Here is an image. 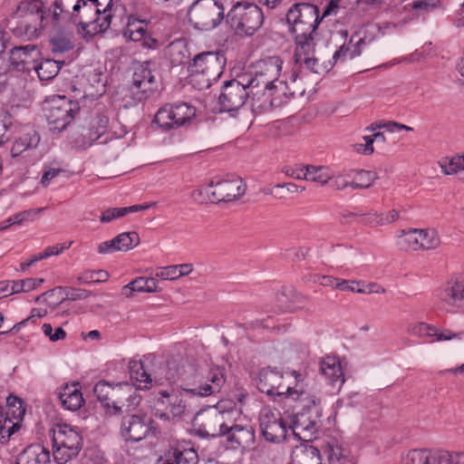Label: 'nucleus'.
I'll use <instances>...</instances> for the list:
<instances>
[{
	"label": "nucleus",
	"mask_w": 464,
	"mask_h": 464,
	"mask_svg": "<svg viewBox=\"0 0 464 464\" xmlns=\"http://www.w3.org/2000/svg\"><path fill=\"white\" fill-rule=\"evenodd\" d=\"M286 21L299 51L307 52L313 45L317 44L318 25L322 18L316 5L308 3L295 4L286 14Z\"/></svg>",
	"instance_id": "f257e3e1"
},
{
	"label": "nucleus",
	"mask_w": 464,
	"mask_h": 464,
	"mask_svg": "<svg viewBox=\"0 0 464 464\" xmlns=\"http://www.w3.org/2000/svg\"><path fill=\"white\" fill-rule=\"evenodd\" d=\"M226 64L224 54L205 52L197 54L188 66L192 85L198 90L208 89L223 72Z\"/></svg>",
	"instance_id": "f03ea898"
},
{
	"label": "nucleus",
	"mask_w": 464,
	"mask_h": 464,
	"mask_svg": "<svg viewBox=\"0 0 464 464\" xmlns=\"http://www.w3.org/2000/svg\"><path fill=\"white\" fill-rule=\"evenodd\" d=\"M184 395H188L182 385L179 390H160L151 393L150 407L154 415L161 420H174L184 414L187 404Z\"/></svg>",
	"instance_id": "7ed1b4c3"
},
{
	"label": "nucleus",
	"mask_w": 464,
	"mask_h": 464,
	"mask_svg": "<svg viewBox=\"0 0 464 464\" xmlns=\"http://www.w3.org/2000/svg\"><path fill=\"white\" fill-rule=\"evenodd\" d=\"M53 456L57 464H65L76 458L82 448L80 433L68 424H57L53 429Z\"/></svg>",
	"instance_id": "20e7f679"
},
{
	"label": "nucleus",
	"mask_w": 464,
	"mask_h": 464,
	"mask_svg": "<svg viewBox=\"0 0 464 464\" xmlns=\"http://www.w3.org/2000/svg\"><path fill=\"white\" fill-rule=\"evenodd\" d=\"M256 95L258 91H254L246 77L239 74L235 79L224 82L218 96L220 111L232 114L240 110L249 97Z\"/></svg>",
	"instance_id": "39448f33"
},
{
	"label": "nucleus",
	"mask_w": 464,
	"mask_h": 464,
	"mask_svg": "<svg viewBox=\"0 0 464 464\" xmlns=\"http://www.w3.org/2000/svg\"><path fill=\"white\" fill-rule=\"evenodd\" d=\"M263 22V12L256 4L237 2L227 15V23L237 34L253 35Z\"/></svg>",
	"instance_id": "423d86ee"
},
{
	"label": "nucleus",
	"mask_w": 464,
	"mask_h": 464,
	"mask_svg": "<svg viewBox=\"0 0 464 464\" xmlns=\"http://www.w3.org/2000/svg\"><path fill=\"white\" fill-rule=\"evenodd\" d=\"M283 61L279 56H268L248 66L241 74L258 94L264 87L270 86L279 78Z\"/></svg>",
	"instance_id": "0eeeda50"
},
{
	"label": "nucleus",
	"mask_w": 464,
	"mask_h": 464,
	"mask_svg": "<svg viewBox=\"0 0 464 464\" xmlns=\"http://www.w3.org/2000/svg\"><path fill=\"white\" fill-rule=\"evenodd\" d=\"M189 23L198 30H211L224 18L222 4L215 0H197L188 9Z\"/></svg>",
	"instance_id": "6e6552de"
},
{
	"label": "nucleus",
	"mask_w": 464,
	"mask_h": 464,
	"mask_svg": "<svg viewBox=\"0 0 464 464\" xmlns=\"http://www.w3.org/2000/svg\"><path fill=\"white\" fill-rule=\"evenodd\" d=\"M225 382L224 369L213 367L184 382L182 390L189 396L207 397L218 393Z\"/></svg>",
	"instance_id": "1a4fd4ad"
},
{
	"label": "nucleus",
	"mask_w": 464,
	"mask_h": 464,
	"mask_svg": "<svg viewBox=\"0 0 464 464\" xmlns=\"http://www.w3.org/2000/svg\"><path fill=\"white\" fill-rule=\"evenodd\" d=\"M246 192V185L240 178L232 179L219 180L214 183L211 181L208 186L196 189L192 192V197L196 200H200L199 197L206 193L212 202H229L236 200Z\"/></svg>",
	"instance_id": "9d476101"
},
{
	"label": "nucleus",
	"mask_w": 464,
	"mask_h": 464,
	"mask_svg": "<svg viewBox=\"0 0 464 464\" xmlns=\"http://www.w3.org/2000/svg\"><path fill=\"white\" fill-rule=\"evenodd\" d=\"M45 111L49 124L61 131L73 120L80 111V106L77 102L67 99L65 96H57L47 102Z\"/></svg>",
	"instance_id": "9b49d317"
},
{
	"label": "nucleus",
	"mask_w": 464,
	"mask_h": 464,
	"mask_svg": "<svg viewBox=\"0 0 464 464\" xmlns=\"http://www.w3.org/2000/svg\"><path fill=\"white\" fill-rule=\"evenodd\" d=\"M120 424V434L126 442H139L153 433V420L147 414L125 412Z\"/></svg>",
	"instance_id": "f8f14e48"
},
{
	"label": "nucleus",
	"mask_w": 464,
	"mask_h": 464,
	"mask_svg": "<svg viewBox=\"0 0 464 464\" xmlns=\"http://www.w3.org/2000/svg\"><path fill=\"white\" fill-rule=\"evenodd\" d=\"M150 64V62H145L135 68L130 87V97L135 104L149 99L158 89Z\"/></svg>",
	"instance_id": "ddd939ff"
},
{
	"label": "nucleus",
	"mask_w": 464,
	"mask_h": 464,
	"mask_svg": "<svg viewBox=\"0 0 464 464\" xmlns=\"http://www.w3.org/2000/svg\"><path fill=\"white\" fill-rule=\"evenodd\" d=\"M297 77L298 73L294 72L290 77L292 86L277 79L276 82L261 90L271 107L278 108L288 102L291 98L302 96L304 93V89L298 86L296 82Z\"/></svg>",
	"instance_id": "4468645a"
},
{
	"label": "nucleus",
	"mask_w": 464,
	"mask_h": 464,
	"mask_svg": "<svg viewBox=\"0 0 464 464\" xmlns=\"http://www.w3.org/2000/svg\"><path fill=\"white\" fill-rule=\"evenodd\" d=\"M259 427L264 439L267 441L280 442L286 437V421L277 411L263 408L259 413Z\"/></svg>",
	"instance_id": "2eb2a0df"
},
{
	"label": "nucleus",
	"mask_w": 464,
	"mask_h": 464,
	"mask_svg": "<svg viewBox=\"0 0 464 464\" xmlns=\"http://www.w3.org/2000/svg\"><path fill=\"white\" fill-rule=\"evenodd\" d=\"M111 398L109 401V409L113 411V414H121L123 412H132L140 405L141 398L128 383H118L113 385Z\"/></svg>",
	"instance_id": "dca6fc26"
},
{
	"label": "nucleus",
	"mask_w": 464,
	"mask_h": 464,
	"mask_svg": "<svg viewBox=\"0 0 464 464\" xmlns=\"http://www.w3.org/2000/svg\"><path fill=\"white\" fill-rule=\"evenodd\" d=\"M40 142V135L34 130H29L14 140L11 148V156L26 164H33L37 160L35 150Z\"/></svg>",
	"instance_id": "f3484780"
},
{
	"label": "nucleus",
	"mask_w": 464,
	"mask_h": 464,
	"mask_svg": "<svg viewBox=\"0 0 464 464\" xmlns=\"http://www.w3.org/2000/svg\"><path fill=\"white\" fill-rule=\"evenodd\" d=\"M100 19L101 9H95L84 0H77L72 6V11L68 14V23L77 25L79 33L84 37L89 36V32L94 26L95 20Z\"/></svg>",
	"instance_id": "a211bd4d"
},
{
	"label": "nucleus",
	"mask_w": 464,
	"mask_h": 464,
	"mask_svg": "<svg viewBox=\"0 0 464 464\" xmlns=\"http://www.w3.org/2000/svg\"><path fill=\"white\" fill-rule=\"evenodd\" d=\"M322 412H295L293 434L303 441H311L320 429Z\"/></svg>",
	"instance_id": "6ab92c4d"
},
{
	"label": "nucleus",
	"mask_w": 464,
	"mask_h": 464,
	"mask_svg": "<svg viewBox=\"0 0 464 464\" xmlns=\"http://www.w3.org/2000/svg\"><path fill=\"white\" fill-rule=\"evenodd\" d=\"M39 51L35 45L14 47L10 52V65L17 72H30L35 69Z\"/></svg>",
	"instance_id": "aec40b11"
},
{
	"label": "nucleus",
	"mask_w": 464,
	"mask_h": 464,
	"mask_svg": "<svg viewBox=\"0 0 464 464\" xmlns=\"http://www.w3.org/2000/svg\"><path fill=\"white\" fill-rule=\"evenodd\" d=\"M223 438L232 449L250 448L255 443V430L249 421L245 419L236 425L229 432L225 433Z\"/></svg>",
	"instance_id": "412c9836"
},
{
	"label": "nucleus",
	"mask_w": 464,
	"mask_h": 464,
	"mask_svg": "<svg viewBox=\"0 0 464 464\" xmlns=\"http://www.w3.org/2000/svg\"><path fill=\"white\" fill-rule=\"evenodd\" d=\"M285 397L296 403V412H322L320 399L308 391L287 387Z\"/></svg>",
	"instance_id": "4be33fe9"
},
{
	"label": "nucleus",
	"mask_w": 464,
	"mask_h": 464,
	"mask_svg": "<svg viewBox=\"0 0 464 464\" xmlns=\"http://www.w3.org/2000/svg\"><path fill=\"white\" fill-rule=\"evenodd\" d=\"M198 452L192 448L170 446L160 451L155 464H196Z\"/></svg>",
	"instance_id": "5701e85b"
},
{
	"label": "nucleus",
	"mask_w": 464,
	"mask_h": 464,
	"mask_svg": "<svg viewBox=\"0 0 464 464\" xmlns=\"http://www.w3.org/2000/svg\"><path fill=\"white\" fill-rule=\"evenodd\" d=\"M283 374L270 367L264 368L258 372L257 388L269 396H285L286 391L282 388Z\"/></svg>",
	"instance_id": "b1692460"
},
{
	"label": "nucleus",
	"mask_w": 464,
	"mask_h": 464,
	"mask_svg": "<svg viewBox=\"0 0 464 464\" xmlns=\"http://www.w3.org/2000/svg\"><path fill=\"white\" fill-rule=\"evenodd\" d=\"M437 297L448 305L464 307V278L448 281L437 290Z\"/></svg>",
	"instance_id": "393cba45"
},
{
	"label": "nucleus",
	"mask_w": 464,
	"mask_h": 464,
	"mask_svg": "<svg viewBox=\"0 0 464 464\" xmlns=\"http://www.w3.org/2000/svg\"><path fill=\"white\" fill-rule=\"evenodd\" d=\"M407 331L413 336L435 337V341L461 340L464 332L454 333L451 330L444 329L437 332L436 328L425 323H412L408 325Z\"/></svg>",
	"instance_id": "a878e982"
},
{
	"label": "nucleus",
	"mask_w": 464,
	"mask_h": 464,
	"mask_svg": "<svg viewBox=\"0 0 464 464\" xmlns=\"http://www.w3.org/2000/svg\"><path fill=\"white\" fill-rule=\"evenodd\" d=\"M69 12L64 10L63 0H54L49 7L44 5L40 13V27H45L50 20L52 24L58 26L61 24H68Z\"/></svg>",
	"instance_id": "bb28decb"
},
{
	"label": "nucleus",
	"mask_w": 464,
	"mask_h": 464,
	"mask_svg": "<svg viewBox=\"0 0 464 464\" xmlns=\"http://www.w3.org/2000/svg\"><path fill=\"white\" fill-rule=\"evenodd\" d=\"M58 398L63 407L68 411H77L84 403L79 382L66 384L58 392Z\"/></svg>",
	"instance_id": "cd10ccee"
},
{
	"label": "nucleus",
	"mask_w": 464,
	"mask_h": 464,
	"mask_svg": "<svg viewBox=\"0 0 464 464\" xmlns=\"http://www.w3.org/2000/svg\"><path fill=\"white\" fill-rule=\"evenodd\" d=\"M217 408L219 411L223 436L246 419L232 401L219 402L217 404Z\"/></svg>",
	"instance_id": "c85d7f7f"
},
{
	"label": "nucleus",
	"mask_w": 464,
	"mask_h": 464,
	"mask_svg": "<svg viewBox=\"0 0 464 464\" xmlns=\"http://www.w3.org/2000/svg\"><path fill=\"white\" fill-rule=\"evenodd\" d=\"M50 451L38 443L27 446L16 459V464H50Z\"/></svg>",
	"instance_id": "c756f323"
},
{
	"label": "nucleus",
	"mask_w": 464,
	"mask_h": 464,
	"mask_svg": "<svg viewBox=\"0 0 464 464\" xmlns=\"http://www.w3.org/2000/svg\"><path fill=\"white\" fill-rule=\"evenodd\" d=\"M320 371L333 387L337 386L340 389L344 383V375L338 358L334 356L324 357L321 362Z\"/></svg>",
	"instance_id": "7c9ffc66"
},
{
	"label": "nucleus",
	"mask_w": 464,
	"mask_h": 464,
	"mask_svg": "<svg viewBox=\"0 0 464 464\" xmlns=\"http://www.w3.org/2000/svg\"><path fill=\"white\" fill-rule=\"evenodd\" d=\"M199 431L204 437L223 438L219 411H218L217 406L202 414V423L199 426Z\"/></svg>",
	"instance_id": "2f4dec72"
},
{
	"label": "nucleus",
	"mask_w": 464,
	"mask_h": 464,
	"mask_svg": "<svg viewBox=\"0 0 464 464\" xmlns=\"http://www.w3.org/2000/svg\"><path fill=\"white\" fill-rule=\"evenodd\" d=\"M154 382L156 385L171 384L179 377V366L175 360H167L154 370Z\"/></svg>",
	"instance_id": "473e14b6"
},
{
	"label": "nucleus",
	"mask_w": 464,
	"mask_h": 464,
	"mask_svg": "<svg viewBox=\"0 0 464 464\" xmlns=\"http://www.w3.org/2000/svg\"><path fill=\"white\" fill-rule=\"evenodd\" d=\"M128 368L130 380L137 389L147 390L151 387L154 378L152 379L150 374L147 372L141 360L130 361Z\"/></svg>",
	"instance_id": "72a5a7b5"
},
{
	"label": "nucleus",
	"mask_w": 464,
	"mask_h": 464,
	"mask_svg": "<svg viewBox=\"0 0 464 464\" xmlns=\"http://www.w3.org/2000/svg\"><path fill=\"white\" fill-rule=\"evenodd\" d=\"M173 111L175 129L189 125L196 117L197 110L187 102L170 103Z\"/></svg>",
	"instance_id": "f704fd0d"
},
{
	"label": "nucleus",
	"mask_w": 464,
	"mask_h": 464,
	"mask_svg": "<svg viewBox=\"0 0 464 464\" xmlns=\"http://www.w3.org/2000/svg\"><path fill=\"white\" fill-rule=\"evenodd\" d=\"M322 454L329 464H344L348 451L336 440H330L322 446Z\"/></svg>",
	"instance_id": "c9c22d12"
},
{
	"label": "nucleus",
	"mask_w": 464,
	"mask_h": 464,
	"mask_svg": "<svg viewBox=\"0 0 464 464\" xmlns=\"http://www.w3.org/2000/svg\"><path fill=\"white\" fill-rule=\"evenodd\" d=\"M147 26L148 21L146 19H140L135 14H130L128 17L124 35L133 42L141 41L147 34Z\"/></svg>",
	"instance_id": "e433bc0d"
},
{
	"label": "nucleus",
	"mask_w": 464,
	"mask_h": 464,
	"mask_svg": "<svg viewBox=\"0 0 464 464\" xmlns=\"http://www.w3.org/2000/svg\"><path fill=\"white\" fill-rule=\"evenodd\" d=\"M124 295L130 297L133 292L153 293L158 291L157 281L153 277H137L123 286Z\"/></svg>",
	"instance_id": "4c0bfd02"
},
{
	"label": "nucleus",
	"mask_w": 464,
	"mask_h": 464,
	"mask_svg": "<svg viewBox=\"0 0 464 464\" xmlns=\"http://www.w3.org/2000/svg\"><path fill=\"white\" fill-rule=\"evenodd\" d=\"M315 46L313 45L311 50L307 52L306 50L301 52L299 47L295 46L294 57L296 64L300 66L304 64L312 72L321 74L326 71L319 65L318 60L314 57Z\"/></svg>",
	"instance_id": "58836bf2"
},
{
	"label": "nucleus",
	"mask_w": 464,
	"mask_h": 464,
	"mask_svg": "<svg viewBox=\"0 0 464 464\" xmlns=\"http://www.w3.org/2000/svg\"><path fill=\"white\" fill-rule=\"evenodd\" d=\"M150 208V205H133L130 207H121V208H110L103 210L100 216V221L102 223H109L117 218L125 217L128 214L135 213L138 211L146 210Z\"/></svg>",
	"instance_id": "ea45409f"
},
{
	"label": "nucleus",
	"mask_w": 464,
	"mask_h": 464,
	"mask_svg": "<svg viewBox=\"0 0 464 464\" xmlns=\"http://www.w3.org/2000/svg\"><path fill=\"white\" fill-rule=\"evenodd\" d=\"M44 5V0H24L19 3L15 14L18 17L32 16L40 26V13Z\"/></svg>",
	"instance_id": "a19ab883"
},
{
	"label": "nucleus",
	"mask_w": 464,
	"mask_h": 464,
	"mask_svg": "<svg viewBox=\"0 0 464 464\" xmlns=\"http://www.w3.org/2000/svg\"><path fill=\"white\" fill-rule=\"evenodd\" d=\"M174 121L175 118L170 103H167L160 108L152 120V123L156 124L163 132L175 130V124H172Z\"/></svg>",
	"instance_id": "79ce46f5"
},
{
	"label": "nucleus",
	"mask_w": 464,
	"mask_h": 464,
	"mask_svg": "<svg viewBox=\"0 0 464 464\" xmlns=\"http://www.w3.org/2000/svg\"><path fill=\"white\" fill-rule=\"evenodd\" d=\"M427 464H464V453H450L446 450H430Z\"/></svg>",
	"instance_id": "37998d69"
},
{
	"label": "nucleus",
	"mask_w": 464,
	"mask_h": 464,
	"mask_svg": "<svg viewBox=\"0 0 464 464\" xmlns=\"http://www.w3.org/2000/svg\"><path fill=\"white\" fill-rule=\"evenodd\" d=\"M109 118L104 114H97L92 121L90 130H88L89 140L82 143V146H92L102 135H103L108 128Z\"/></svg>",
	"instance_id": "c03bdc74"
},
{
	"label": "nucleus",
	"mask_w": 464,
	"mask_h": 464,
	"mask_svg": "<svg viewBox=\"0 0 464 464\" xmlns=\"http://www.w3.org/2000/svg\"><path fill=\"white\" fill-rule=\"evenodd\" d=\"M63 63H59L53 59H44L40 63L36 61L35 71L41 81H48L54 78Z\"/></svg>",
	"instance_id": "a18cd8bd"
},
{
	"label": "nucleus",
	"mask_w": 464,
	"mask_h": 464,
	"mask_svg": "<svg viewBox=\"0 0 464 464\" xmlns=\"http://www.w3.org/2000/svg\"><path fill=\"white\" fill-rule=\"evenodd\" d=\"M353 175V189H366L371 188L379 179L374 171L365 169H351Z\"/></svg>",
	"instance_id": "49530a36"
},
{
	"label": "nucleus",
	"mask_w": 464,
	"mask_h": 464,
	"mask_svg": "<svg viewBox=\"0 0 464 464\" xmlns=\"http://www.w3.org/2000/svg\"><path fill=\"white\" fill-rule=\"evenodd\" d=\"M303 175L304 179L320 185H325L331 179L329 169L324 166H306Z\"/></svg>",
	"instance_id": "de8ad7c7"
},
{
	"label": "nucleus",
	"mask_w": 464,
	"mask_h": 464,
	"mask_svg": "<svg viewBox=\"0 0 464 464\" xmlns=\"http://www.w3.org/2000/svg\"><path fill=\"white\" fill-rule=\"evenodd\" d=\"M56 292L64 295L61 300V304L64 303L66 300H84L92 295V292L89 290L67 286H56L52 290L46 291V294H54Z\"/></svg>",
	"instance_id": "09e8293b"
},
{
	"label": "nucleus",
	"mask_w": 464,
	"mask_h": 464,
	"mask_svg": "<svg viewBox=\"0 0 464 464\" xmlns=\"http://www.w3.org/2000/svg\"><path fill=\"white\" fill-rule=\"evenodd\" d=\"M419 245L421 250H434L440 245V237L434 229H419Z\"/></svg>",
	"instance_id": "8fccbe9b"
},
{
	"label": "nucleus",
	"mask_w": 464,
	"mask_h": 464,
	"mask_svg": "<svg viewBox=\"0 0 464 464\" xmlns=\"http://www.w3.org/2000/svg\"><path fill=\"white\" fill-rule=\"evenodd\" d=\"M113 6L112 0H110L105 8L101 10V19L95 20L94 26H92V30L89 32V36H94L99 33L105 32L111 25L112 15L111 14V8Z\"/></svg>",
	"instance_id": "3c124183"
},
{
	"label": "nucleus",
	"mask_w": 464,
	"mask_h": 464,
	"mask_svg": "<svg viewBox=\"0 0 464 464\" xmlns=\"http://www.w3.org/2000/svg\"><path fill=\"white\" fill-rule=\"evenodd\" d=\"M441 171L445 175L464 172V156L456 155L452 158H443L440 162Z\"/></svg>",
	"instance_id": "603ef678"
},
{
	"label": "nucleus",
	"mask_w": 464,
	"mask_h": 464,
	"mask_svg": "<svg viewBox=\"0 0 464 464\" xmlns=\"http://www.w3.org/2000/svg\"><path fill=\"white\" fill-rule=\"evenodd\" d=\"M119 251H128L134 248L140 243V237L137 232H124L114 237Z\"/></svg>",
	"instance_id": "864d4df0"
},
{
	"label": "nucleus",
	"mask_w": 464,
	"mask_h": 464,
	"mask_svg": "<svg viewBox=\"0 0 464 464\" xmlns=\"http://www.w3.org/2000/svg\"><path fill=\"white\" fill-rule=\"evenodd\" d=\"M187 53L186 47L177 43H171L167 48V55L172 66L183 64L188 58Z\"/></svg>",
	"instance_id": "5fc2aeb1"
},
{
	"label": "nucleus",
	"mask_w": 464,
	"mask_h": 464,
	"mask_svg": "<svg viewBox=\"0 0 464 464\" xmlns=\"http://www.w3.org/2000/svg\"><path fill=\"white\" fill-rule=\"evenodd\" d=\"M353 172L351 169L334 176L331 175L330 186L336 190H343L347 188H353Z\"/></svg>",
	"instance_id": "6e6d98bb"
},
{
	"label": "nucleus",
	"mask_w": 464,
	"mask_h": 464,
	"mask_svg": "<svg viewBox=\"0 0 464 464\" xmlns=\"http://www.w3.org/2000/svg\"><path fill=\"white\" fill-rule=\"evenodd\" d=\"M18 429L19 425L4 416L3 408L0 407V443L7 442L10 436Z\"/></svg>",
	"instance_id": "4d7b16f0"
},
{
	"label": "nucleus",
	"mask_w": 464,
	"mask_h": 464,
	"mask_svg": "<svg viewBox=\"0 0 464 464\" xmlns=\"http://www.w3.org/2000/svg\"><path fill=\"white\" fill-rule=\"evenodd\" d=\"M71 242L66 244H55L53 246H47L43 252L38 253L37 255H34L30 260L27 266H32L34 263L46 259L53 256H57L61 253H63L65 249H68L71 246Z\"/></svg>",
	"instance_id": "13d9d810"
},
{
	"label": "nucleus",
	"mask_w": 464,
	"mask_h": 464,
	"mask_svg": "<svg viewBox=\"0 0 464 464\" xmlns=\"http://www.w3.org/2000/svg\"><path fill=\"white\" fill-rule=\"evenodd\" d=\"M429 450L427 449L409 450L402 456L401 464H427L429 463Z\"/></svg>",
	"instance_id": "bf43d9fd"
},
{
	"label": "nucleus",
	"mask_w": 464,
	"mask_h": 464,
	"mask_svg": "<svg viewBox=\"0 0 464 464\" xmlns=\"http://www.w3.org/2000/svg\"><path fill=\"white\" fill-rule=\"evenodd\" d=\"M109 277V273L105 270L85 271L77 277V283L79 285H85L90 283L106 282Z\"/></svg>",
	"instance_id": "052dcab7"
},
{
	"label": "nucleus",
	"mask_w": 464,
	"mask_h": 464,
	"mask_svg": "<svg viewBox=\"0 0 464 464\" xmlns=\"http://www.w3.org/2000/svg\"><path fill=\"white\" fill-rule=\"evenodd\" d=\"M112 388L113 385H111L109 382L105 381H100L95 384L93 389V392L97 399L106 409H109V401L111 398L110 394L111 393Z\"/></svg>",
	"instance_id": "680f3d73"
},
{
	"label": "nucleus",
	"mask_w": 464,
	"mask_h": 464,
	"mask_svg": "<svg viewBox=\"0 0 464 464\" xmlns=\"http://www.w3.org/2000/svg\"><path fill=\"white\" fill-rule=\"evenodd\" d=\"M40 211H42V208L24 210L9 217L7 222L9 225H21L25 221L34 220Z\"/></svg>",
	"instance_id": "e2e57ef3"
},
{
	"label": "nucleus",
	"mask_w": 464,
	"mask_h": 464,
	"mask_svg": "<svg viewBox=\"0 0 464 464\" xmlns=\"http://www.w3.org/2000/svg\"><path fill=\"white\" fill-rule=\"evenodd\" d=\"M399 218H400L399 212L395 209H392L387 214L370 215L369 218H372V220H368V222L371 224L382 226V225L393 223V222L397 221L399 219Z\"/></svg>",
	"instance_id": "0e129e2a"
},
{
	"label": "nucleus",
	"mask_w": 464,
	"mask_h": 464,
	"mask_svg": "<svg viewBox=\"0 0 464 464\" xmlns=\"http://www.w3.org/2000/svg\"><path fill=\"white\" fill-rule=\"evenodd\" d=\"M402 240L405 244L406 249L420 250L419 245V229L411 228L408 231H403Z\"/></svg>",
	"instance_id": "69168bd1"
},
{
	"label": "nucleus",
	"mask_w": 464,
	"mask_h": 464,
	"mask_svg": "<svg viewBox=\"0 0 464 464\" xmlns=\"http://www.w3.org/2000/svg\"><path fill=\"white\" fill-rule=\"evenodd\" d=\"M50 43L53 53H64L73 48L71 40L62 35L52 38Z\"/></svg>",
	"instance_id": "338daca9"
},
{
	"label": "nucleus",
	"mask_w": 464,
	"mask_h": 464,
	"mask_svg": "<svg viewBox=\"0 0 464 464\" xmlns=\"http://www.w3.org/2000/svg\"><path fill=\"white\" fill-rule=\"evenodd\" d=\"M42 330L51 342H57L66 338V332L62 327H58L53 332V327L50 324H44Z\"/></svg>",
	"instance_id": "774afa93"
}]
</instances>
